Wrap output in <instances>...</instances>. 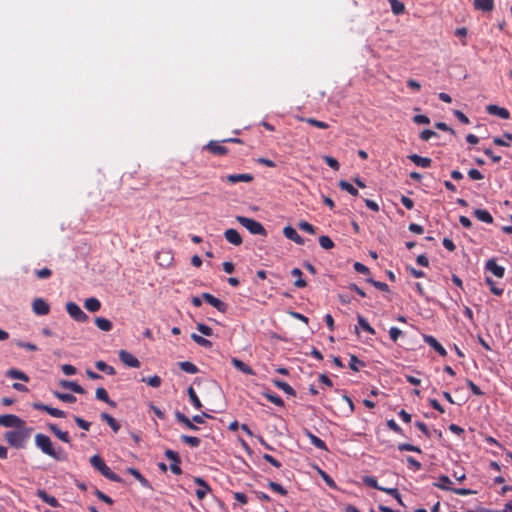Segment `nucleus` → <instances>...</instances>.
Masks as SVG:
<instances>
[{"instance_id":"f257e3e1","label":"nucleus","mask_w":512,"mask_h":512,"mask_svg":"<svg viewBox=\"0 0 512 512\" xmlns=\"http://www.w3.org/2000/svg\"><path fill=\"white\" fill-rule=\"evenodd\" d=\"M33 428L25 426L16 428L15 430H9L4 433V438L7 443L16 449H23L26 447V443L31 436Z\"/></svg>"},{"instance_id":"f03ea898","label":"nucleus","mask_w":512,"mask_h":512,"mask_svg":"<svg viewBox=\"0 0 512 512\" xmlns=\"http://www.w3.org/2000/svg\"><path fill=\"white\" fill-rule=\"evenodd\" d=\"M35 445L46 455L57 461H65L67 455L62 448L55 449L51 439L45 435L38 433L35 435Z\"/></svg>"},{"instance_id":"7ed1b4c3","label":"nucleus","mask_w":512,"mask_h":512,"mask_svg":"<svg viewBox=\"0 0 512 512\" xmlns=\"http://www.w3.org/2000/svg\"><path fill=\"white\" fill-rule=\"evenodd\" d=\"M90 464L91 466L101 473L105 478L113 481V482H121L122 479L120 476H118L116 473H114L104 462L102 457L100 455H93L90 458Z\"/></svg>"},{"instance_id":"20e7f679","label":"nucleus","mask_w":512,"mask_h":512,"mask_svg":"<svg viewBox=\"0 0 512 512\" xmlns=\"http://www.w3.org/2000/svg\"><path fill=\"white\" fill-rule=\"evenodd\" d=\"M236 220L251 234L266 235V230L260 222L244 216H236Z\"/></svg>"},{"instance_id":"39448f33","label":"nucleus","mask_w":512,"mask_h":512,"mask_svg":"<svg viewBox=\"0 0 512 512\" xmlns=\"http://www.w3.org/2000/svg\"><path fill=\"white\" fill-rule=\"evenodd\" d=\"M66 311L77 322L83 323L88 320V315L75 302H68L66 304Z\"/></svg>"},{"instance_id":"423d86ee","label":"nucleus","mask_w":512,"mask_h":512,"mask_svg":"<svg viewBox=\"0 0 512 512\" xmlns=\"http://www.w3.org/2000/svg\"><path fill=\"white\" fill-rule=\"evenodd\" d=\"M25 422L14 414H3L0 415V426L2 427H14V428H21Z\"/></svg>"},{"instance_id":"0eeeda50","label":"nucleus","mask_w":512,"mask_h":512,"mask_svg":"<svg viewBox=\"0 0 512 512\" xmlns=\"http://www.w3.org/2000/svg\"><path fill=\"white\" fill-rule=\"evenodd\" d=\"M32 311L38 316H45L50 313V305L43 298H36L32 302Z\"/></svg>"},{"instance_id":"6e6552de","label":"nucleus","mask_w":512,"mask_h":512,"mask_svg":"<svg viewBox=\"0 0 512 512\" xmlns=\"http://www.w3.org/2000/svg\"><path fill=\"white\" fill-rule=\"evenodd\" d=\"M165 456L171 460L170 470L172 473L180 475L182 473V469L180 467L181 460L179 454L173 450L168 449L165 451Z\"/></svg>"},{"instance_id":"1a4fd4ad","label":"nucleus","mask_w":512,"mask_h":512,"mask_svg":"<svg viewBox=\"0 0 512 512\" xmlns=\"http://www.w3.org/2000/svg\"><path fill=\"white\" fill-rule=\"evenodd\" d=\"M202 299H204L208 304L216 308L218 311L225 313L227 311V304L221 301L220 299L214 297L212 294L203 293L201 295Z\"/></svg>"},{"instance_id":"9d476101","label":"nucleus","mask_w":512,"mask_h":512,"mask_svg":"<svg viewBox=\"0 0 512 512\" xmlns=\"http://www.w3.org/2000/svg\"><path fill=\"white\" fill-rule=\"evenodd\" d=\"M119 359L128 367L139 368L140 361L126 350L119 351Z\"/></svg>"},{"instance_id":"9b49d317","label":"nucleus","mask_w":512,"mask_h":512,"mask_svg":"<svg viewBox=\"0 0 512 512\" xmlns=\"http://www.w3.org/2000/svg\"><path fill=\"white\" fill-rule=\"evenodd\" d=\"M194 482L199 486V488L196 490V496L199 500H203L206 495L211 492V487L201 477H195Z\"/></svg>"},{"instance_id":"f8f14e48","label":"nucleus","mask_w":512,"mask_h":512,"mask_svg":"<svg viewBox=\"0 0 512 512\" xmlns=\"http://www.w3.org/2000/svg\"><path fill=\"white\" fill-rule=\"evenodd\" d=\"M222 179L227 181L230 184H236L238 182L249 183V182L253 181V176L251 174H248V173H244V174H231V175H227L226 177H223Z\"/></svg>"},{"instance_id":"ddd939ff","label":"nucleus","mask_w":512,"mask_h":512,"mask_svg":"<svg viewBox=\"0 0 512 512\" xmlns=\"http://www.w3.org/2000/svg\"><path fill=\"white\" fill-rule=\"evenodd\" d=\"M224 236H225V239L233 245L239 246L242 244V237L239 234V232L235 229H232V228L227 229L224 232Z\"/></svg>"},{"instance_id":"4468645a","label":"nucleus","mask_w":512,"mask_h":512,"mask_svg":"<svg viewBox=\"0 0 512 512\" xmlns=\"http://www.w3.org/2000/svg\"><path fill=\"white\" fill-rule=\"evenodd\" d=\"M486 269L493 273L498 278H503L505 269L498 265L494 259H490L486 262Z\"/></svg>"},{"instance_id":"2eb2a0df","label":"nucleus","mask_w":512,"mask_h":512,"mask_svg":"<svg viewBox=\"0 0 512 512\" xmlns=\"http://www.w3.org/2000/svg\"><path fill=\"white\" fill-rule=\"evenodd\" d=\"M283 234L286 238L289 240L294 241L295 243L299 245L304 244V239L297 233V231L292 228L291 226H287L283 229Z\"/></svg>"},{"instance_id":"dca6fc26","label":"nucleus","mask_w":512,"mask_h":512,"mask_svg":"<svg viewBox=\"0 0 512 512\" xmlns=\"http://www.w3.org/2000/svg\"><path fill=\"white\" fill-rule=\"evenodd\" d=\"M206 149L215 155H224L227 153V148L221 144L219 141H210L206 145Z\"/></svg>"},{"instance_id":"f3484780","label":"nucleus","mask_w":512,"mask_h":512,"mask_svg":"<svg viewBox=\"0 0 512 512\" xmlns=\"http://www.w3.org/2000/svg\"><path fill=\"white\" fill-rule=\"evenodd\" d=\"M486 109L489 114L496 115L502 119H508L510 117L509 111L503 107L488 105Z\"/></svg>"},{"instance_id":"a211bd4d","label":"nucleus","mask_w":512,"mask_h":512,"mask_svg":"<svg viewBox=\"0 0 512 512\" xmlns=\"http://www.w3.org/2000/svg\"><path fill=\"white\" fill-rule=\"evenodd\" d=\"M48 429L57 437L59 438L61 441L65 442V443H70L71 442V439H70V436L68 434V432H65V431H62L58 428V426L56 424H53V423H50L48 425Z\"/></svg>"},{"instance_id":"6ab92c4d","label":"nucleus","mask_w":512,"mask_h":512,"mask_svg":"<svg viewBox=\"0 0 512 512\" xmlns=\"http://www.w3.org/2000/svg\"><path fill=\"white\" fill-rule=\"evenodd\" d=\"M424 341L434 348L441 356H446L447 352L445 348L433 337L430 335H424Z\"/></svg>"},{"instance_id":"aec40b11","label":"nucleus","mask_w":512,"mask_h":512,"mask_svg":"<svg viewBox=\"0 0 512 512\" xmlns=\"http://www.w3.org/2000/svg\"><path fill=\"white\" fill-rule=\"evenodd\" d=\"M60 386L65 388V389H69V390H71V391H73L74 393H77V394H84L85 393L84 388L81 385H79L77 382H74V381L61 380L60 381Z\"/></svg>"},{"instance_id":"412c9836","label":"nucleus","mask_w":512,"mask_h":512,"mask_svg":"<svg viewBox=\"0 0 512 512\" xmlns=\"http://www.w3.org/2000/svg\"><path fill=\"white\" fill-rule=\"evenodd\" d=\"M175 417L178 420V422L182 423L187 429L192 431H197L199 428L194 424L195 422L192 421V419H189L187 416L182 414L179 411H176Z\"/></svg>"},{"instance_id":"4be33fe9","label":"nucleus","mask_w":512,"mask_h":512,"mask_svg":"<svg viewBox=\"0 0 512 512\" xmlns=\"http://www.w3.org/2000/svg\"><path fill=\"white\" fill-rule=\"evenodd\" d=\"M408 158L417 166H420L422 168H428L430 167L432 160L428 157H422L417 154H411L408 156Z\"/></svg>"},{"instance_id":"5701e85b","label":"nucleus","mask_w":512,"mask_h":512,"mask_svg":"<svg viewBox=\"0 0 512 512\" xmlns=\"http://www.w3.org/2000/svg\"><path fill=\"white\" fill-rule=\"evenodd\" d=\"M474 6L478 10L490 12L494 7V0H474Z\"/></svg>"},{"instance_id":"b1692460","label":"nucleus","mask_w":512,"mask_h":512,"mask_svg":"<svg viewBox=\"0 0 512 512\" xmlns=\"http://www.w3.org/2000/svg\"><path fill=\"white\" fill-rule=\"evenodd\" d=\"M84 307L89 312H97L101 308V302L95 297L87 298L84 302Z\"/></svg>"},{"instance_id":"393cba45","label":"nucleus","mask_w":512,"mask_h":512,"mask_svg":"<svg viewBox=\"0 0 512 512\" xmlns=\"http://www.w3.org/2000/svg\"><path fill=\"white\" fill-rule=\"evenodd\" d=\"M95 396L98 400L104 401L112 407L116 406V403L109 398L106 389L103 387H99L96 389Z\"/></svg>"},{"instance_id":"a878e982","label":"nucleus","mask_w":512,"mask_h":512,"mask_svg":"<svg viewBox=\"0 0 512 512\" xmlns=\"http://www.w3.org/2000/svg\"><path fill=\"white\" fill-rule=\"evenodd\" d=\"M233 366L240 370L241 372L247 374V375H254V371L252 370L251 367H249L247 364H245L243 361L237 359V358H233L231 360Z\"/></svg>"},{"instance_id":"bb28decb","label":"nucleus","mask_w":512,"mask_h":512,"mask_svg":"<svg viewBox=\"0 0 512 512\" xmlns=\"http://www.w3.org/2000/svg\"><path fill=\"white\" fill-rule=\"evenodd\" d=\"M95 324L100 330L105 332H108L113 328L112 322L109 319L103 317H96Z\"/></svg>"},{"instance_id":"cd10ccee","label":"nucleus","mask_w":512,"mask_h":512,"mask_svg":"<svg viewBox=\"0 0 512 512\" xmlns=\"http://www.w3.org/2000/svg\"><path fill=\"white\" fill-rule=\"evenodd\" d=\"M474 215H475V217L478 220H480L482 222H485V223H488V224L493 223V217L491 216V214L487 210L476 209L474 211Z\"/></svg>"},{"instance_id":"c85d7f7f","label":"nucleus","mask_w":512,"mask_h":512,"mask_svg":"<svg viewBox=\"0 0 512 512\" xmlns=\"http://www.w3.org/2000/svg\"><path fill=\"white\" fill-rule=\"evenodd\" d=\"M272 382L277 388L283 390L286 394L291 396L296 395L295 390L288 383L277 379L272 380Z\"/></svg>"},{"instance_id":"c756f323","label":"nucleus","mask_w":512,"mask_h":512,"mask_svg":"<svg viewBox=\"0 0 512 512\" xmlns=\"http://www.w3.org/2000/svg\"><path fill=\"white\" fill-rule=\"evenodd\" d=\"M305 434L315 447L321 450H327V446L323 440L312 434L309 430H305Z\"/></svg>"},{"instance_id":"7c9ffc66","label":"nucleus","mask_w":512,"mask_h":512,"mask_svg":"<svg viewBox=\"0 0 512 512\" xmlns=\"http://www.w3.org/2000/svg\"><path fill=\"white\" fill-rule=\"evenodd\" d=\"M297 119L299 121H303V122H306L312 126H315L319 129H327L329 128V124L326 123V122H323V121H319L317 119H314V118H305V117H297Z\"/></svg>"},{"instance_id":"2f4dec72","label":"nucleus","mask_w":512,"mask_h":512,"mask_svg":"<svg viewBox=\"0 0 512 512\" xmlns=\"http://www.w3.org/2000/svg\"><path fill=\"white\" fill-rule=\"evenodd\" d=\"M100 417L102 420L106 421V423L111 427V429L114 432H118V430L120 429V424L116 421L115 418H113L111 415L105 412L101 413Z\"/></svg>"},{"instance_id":"473e14b6","label":"nucleus","mask_w":512,"mask_h":512,"mask_svg":"<svg viewBox=\"0 0 512 512\" xmlns=\"http://www.w3.org/2000/svg\"><path fill=\"white\" fill-rule=\"evenodd\" d=\"M178 366L180 367V369L186 373H189V374H196L199 372V369L198 367L193 364L192 362H189V361H183V362H179L178 363Z\"/></svg>"},{"instance_id":"72a5a7b5","label":"nucleus","mask_w":512,"mask_h":512,"mask_svg":"<svg viewBox=\"0 0 512 512\" xmlns=\"http://www.w3.org/2000/svg\"><path fill=\"white\" fill-rule=\"evenodd\" d=\"M291 275L293 277L297 278L296 281L294 282L295 287H297V288L306 287L307 283L305 280L302 279V271L299 268L292 269Z\"/></svg>"},{"instance_id":"f704fd0d","label":"nucleus","mask_w":512,"mask_h":512,"mask_svg":"<svg viewBox=\"0 0 512 512\" xmlns=\"http://www.w3.org/2000/svg\"><path fill=\"white\" fill-rule=\"evenodd\" d=\"M6 375L11 379H19L25 382L29 381V377L24 372L17 369L8 370Z\"/></svg>"},{"instance_id":"c9c22d12","label":"nucleus","mask_w":512,"mask_h":512,"mask_svg":"<svg viewBox=\"0 0 512 512\" xmlns=\"http://www.w3.org/2000/svg\"><path fill=\"white\" fill-rule=\"evenodd\" d=\"M95 366L98 370L102 371V372H105L107 373L108 375H115L116 374V370L114 369V367L106 364L104 361L102 360H99L95 363Z\"/></svg>"},{"instance_id":"e433bc0d","label":"nucleus","mask_w":512,"mask_h":512,"mask_svg":"<svg viewBox=\"0 0 512 512\" xmlns=\"http://www.w3.org/2000/svg\"><path fill=\"white\" fill-rule=\"evenodd\" d=\"M180 439L182 442H184L185 444H187L193 448H197L201 444V440L194 436L181 435Z\"/></svg>"},{"instance_id":"4c0bfd02","label":"nucleus","mask_w":512,"mask_h":512,"mask_svg":"<svg viewBox=\"0 0 512 512\" xmlns=\"http://www.w3.org/2000/svg\"><path fill=\"white\" fill-rule=\"evenodd\" d=\"M187 393H188L189 399H190L191 403L193 404V406L196 409H201L202 408L201 401L199 400L193 387H189L187 390Z\"/></svg>"},{"instance_id":"58836bf2","label":"nucleus","mask_w":512,"mask_h":512,"mask_svg":"<svg viewBox=\"0 0 512 512\" xmlns=\"http://www.w3.org/2000/svg\"><path fill=\"white\" fill-rule=\"evenodd\" d=\"M39 496L41 497V499L45 503H47L51 507H58L59 506V502H58V500L54 496L48 495L44 491H40Z\"/></svg>"},{"instance_id":"ea45409f","label":"nucleus","mask_w":512,"mask_h":512,"mask_svg":"<svg viewBox=\"0 0 512 512\" xmlns=\"http://www.w3.org/2000/svg\"><path fill=\"white\" fill-rule=\"evenodd\" d=\"M53 395L63 401V402H66V403H74L76 402V397L73 395V394H69V393H61V392H58V391H55L53 393Z\"/></svg>"},{"instance_id":"a19ab883","label":"nucleus","mask_w":512,"mask_h":512,"mask_svg":"<svg viewBox=\"0 0 512 512\" xmlns=\"http://www.w3.org/2000/svg\"><path fill=\"white\" fill-rule=\"evenodd\" d=\"M388 2L390 3L392 12L395 15H400L404 12L405 6L399 0H388Z\"/></svg>"},{"instance_id":"79ce46f5","label":"nucleus","mask_w":512,"mask_h":512,"mask_svg":"<svg viewBox=\"0 0 512 512\" xmlns=\"http://www.w3.org/2000/svg\"><path fill=\"white\" fill-rule=\"evenodd\" d=\"M357 320H358V324L359 326L365 330L366 332H368L369 334H372L374 335L375 334V330L374 328L367 322V320L361 316V315H358L357 316Z\"/></svg>"},{"instance_id":"37998d69","label":"nucleus","mask_w":512,"mask_h":512,"mask_svg":"<svg viewBox=\"0 0 512 512\" xmlns=\"http://www.w3.org/2000/svg\"><path fill=\"white\" fill-rule=\"evenodd\" d=\"M339 187L342 190L347 191L348 193H350L353 196H358V190L347 181L341 180L339 182Z\"/></svg>"},{"instance_id":"c03bdc74","label":"nucleus","mask_w":512,"mask_h":512,"mask_svg":"<svg viewBox=\"0 0 512 512\" xmlns=\"http://www.w3.org/2000/svg\"><path fill=\"white\" fill-rule=\"evenodd\" d=\"M319 244L323 249H326V250L334 247V243H333L332 239L325 235L319 237Z\"/></svg>"},{"instance_id":"a18cd8bd","label":"nucleus","mask_w":512,"mask_h":512,"mask_svg":"<svg viewBox=\"0 0 512 512\" xmlns=\"http://www.w3.org/2000/svg\"><path fill=\"white\" fill-rule=\"evenodd\" d=\"M264 396L272 403H274L277 406H284L283 400L276 394H273L271 392H265Z\"/></svg>"},{"instance_id":"49530a36","label":"nucleus","mask_w":512,"mask_h":512,"mask_svg":"<svg viewBox=\"0 0 512 512\" xmlns=\"http://www.w3.org/2000/svg\"><path fill=\"white\" fill-rule=\"evenodd\" d=\"M191 338L200 346H203V347H211L212 346L211 341H209L206 338H204L200 335H197L195 333H193L191 335Z\"/></svg>"},{"instance_id":"de8ad7c7","label":"nucleus","mask_w":512,"mask_h":512,"mask_svg":"<svg viewBox=\"0 0 512 512\" xmlns=\"http://www.w3.org/2000/svg\"><path fill=\"white\" fill-rule=\"evenodd\" d=\"M486 283L489 285L491 292L496 296H501L503 294V289L496 286L495 282L487 277Z\"/></svg>"},{"instance_id":"09e8293b","label":"nucleus","mask_w":512,"mask_h":512,"mask_svg":"<svg viewBox=\"0 0 512 512\" xmlns=\"http://www.w3.org/2000/svg\"><path fill=\"white\" fill-rule=\"evenodd\" d=\"M451 483L452 482L448 476L442 475L439 477V483L436 484V486L444 490H452V488L448 486Z\"/></svg>"},{"instance_id":"8fccbe9b","label":"nucleus","mask_w":512,"mask_h":512,"mask_svg":"<svg viewBox=\"0 0 512 512\" xmlns=\"http://www.w3.org/2000/svg\"><path fill=\"white\" fill-rule=\"evenodd\" d=\"M298 227L299 229L309 233V234H315L316 233V230L314 228L313 225H311L310 223L306 222V221H301L298 223Z\"/></svg>"},{"instance_id":"3c124183","label":"nucleus","mask_w":512,"mask_h":512,"mask_svg":"<svg viewBox=\"0 0 512 512\" xmlns=\"http://www.w3.org/2000/svg\"><path fill=\"white\" fill-rule=\"evenodd\" d=\"M363 482L369 487H372V488H375L378 490L382 489V487L378 485L376 478L373 476H365L363 478Z\"/></svg>"},{"instance_id":"603ef678","label":"nucleus","mask_w":512,"mask_h":512,"mask_svg":"<svg viewBox=\"0 0 512 512\" xmlns=\"http://www.w3.org/2000/svg\"><path fill=\"white\" fill-rule=\"evenodd\" d=\"M398 449L400 451H412V452H416V453H421V449L419 447L408 444V443L399 444Z\"/></svg>"},{"instance_id":"864d4df0","label":"nucleus","mask_w":512,"mask_h":512,"mask_svg":"<svg viewBox=\"0 0 512 512\" xmlns=\"http://www.w3.org/2000/svg\"><path fill=\"white\" fill-rule=\"evenodd\" d=\"M34 273L39 279H47L52 275V271L46 267L42 268V269L35 270Z\"/></svg>"},{"instance_id":"5fc2aeb1","label":"nucleus","mask_w":512,"mask_h":512,"mask_svg":"<svg viewBox=\"0 0 512 512\" xmlns=\"http://www.w3.org/2000/svg\"><path fill=\"white\" fill-rule=\"evenodd\" d=\"M173 255L170 251L168 252H165L164 254H162V267H169L172 265L173 263Z\"/></svg>"},{"instance_id":"6e6d98bb","label":"nucleus","mask_w":512,"mask_h":512,"mask_svg":"<svg viewBox=\"0 0 512 512\" xmlns=\"http://www.w3.org/2000/svg\"><path fill=\"white\" fill-rule=\"evenodd\" d=\"M268 486L270 489H272L274 492H277L281 495H286L287 494V490L284 489L280 484L276 483V482H273V481H270L268 483Z\"/></svg>"},{"instance_id":"4d7b16f0","label":"nucleus","mask_w":512,"mask_h":512,"mask_svg":"<svg viewBox=\"0 0 512 512\" xmlns=\"http://www.w3.org/2000/svg\"><path fill=\"white\" fill-rule=\"evenodd\" d=\"M367 282H369L375 288H377V289H379L381 291H388L389 290L388 285L386 283H384V282L376 281V280H374L372 278L367 279Z\"/></svg>"},{"instance_id":"13d9d810","label":"nucleus","mask_w":512,"mask_h":512,"mask_svg":"<svg viewBox=\"0 0 512 512\" xmlns=\"http://www.w3.org/2000/svg\"><path fill=\"white\" fill-rule=\"evenodd\" d=\"M323 159L326 162V164L329 167H331L332 169H334L336 171L339 169V167H340L339 162L335 158H333L331 156H323Z\"/></svg>"},{"instance_id":"bf43d9fd","label":"nucleus","mask_w":512,"mask_h":512,"mask_svg":"<svg viewBox=\"0 0 512 512\" xmlns=\"http://www.w3.org/2000/svg\"><path fill=\"white\" fill-rule=\"evenodd\" d=\"M74 421L76 422V424L82 428L83 430H86L88 431L90 429V426H91V423L84 420L83 418L79 417V416H75L74 417Z\"/></svg>"},{"instance_id":"052dcab7","label":"nucleus","mask_w":512,"mask_h":512,"mask_svg":"<svg viewBox=\"0 0 512 512\" xmlns=\"http://www.w3.org/2000/svg\"><path fill=\"white\" fill-rule=\"evenodd\" d=\"M15 344L19 347V348H24V349H27L29 351H36L38 348L35 344L33 343H30V342H23V341H16Z\"/></svg>"},{"instance_id":"680f3d73","label":"nucleus","mask_w":512,"mask_h":512,"mask_svg":"<svg viewBox=\"0 0 512 512\" xmlns=\"http://www.w3.org/2000/svg\"><path fill=\"white\" fill-rule=\"evenodd\" d=\"M95 495L103 502L111 505L113 504V500L111 497H109L108 495H106L105 493H103L102 491L96 489L95 491Z\"/></svg>"},{"instance_id":"e2e57ef3","label":"nucleus","mask_w":512,"mask_h":512,"mask_svg":"<svg viewBox=\"0 0 512 512\" xmlns=\"http://www.w3.org/2000/svg\"><path fill=\"white\" fill-rule=\"evenodd\" d=\"M358 364L364 366V363L360 361L355 355H351L349 366L353 371H358Z\"/></svg>"},{"instance_id":"0e129e2a","label":"nucleus","mask_w":512,"mask_h":512,"mask_svg":"<svg viewBox=\"0 0 512 512\" xmlns=\"http://www.w3.org/2000/svg\"><path fill=\"white\" fill-rule=\"evenodd\" d=\"M389 335L391 340L396 342L398 338L402 335V331L397 327H391L389 330Z\"/></svg>"},{"instance_id":"69168bd1","label":"nucleus","mask_w":512,"mask_h":512,"mask_svg":"<svg viewBox=\"0 0 512 512\" xmlns=\"http://www.w3.org/2000/svg\"><path fill=\"white\" fill-rule=\"evenodd\" d=\"M143 381L147 382L152 387L160 386V377L157 376V375H154V376L149 377L147 379L143 378Z\"/></svg>"},{"instance_id":"338daca9","label":"nucleus","mask_w":512,"mask_h":512,"mask_svg":"<svg viewBox=\"0 0 512 512\" xmlns=\"http://www.w3.org/2000/svg\"><path fill=\"white\" fill-rule=\"evenodd\" d=\"M434 136H437L436 132L432 131V130H423L420 134V138L423 140V141H428L430 140L432 137Z\"/></svg>"},{"instance_id":"774afa93","label":"nucleus","mask_w":512,"mask_h":512,"mask_svg":"<svg viewBox=\"0 0 512 512\" xmlns=\"http://www.w3.org/2000/svg\"><path fill=\"white\" fill-rule=\"evenodd\" d=\"M197 330L199 332H201L202 334L206 335V336H211L212 335V329L209 326L205 325V324L199 323L197 325Z\"/></svg>"}]
</instances>
